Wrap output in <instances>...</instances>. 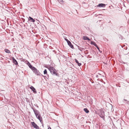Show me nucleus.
<instances>
[{
  "label": "nucleus",
  "mask_w": 129,
  "mask_h": 129,
  "mask_svg": "<svg viewBox=\"0 0 129 129\" xmlns=\"http://www.w3.org/2000/svg\"><path fill=\"white\" fill-rule=\"evenodd\" d=\"M28 20L29 21H30L31 22H34L35 21L34 19L32 18L30 16L29 17Z\"/></svg>",
  "instance_id": "12"
},
{
  "label": "nucleus",
  "mask_w": 129,
  "mask_h": 129,
  "mask_svg": "<svg viewBox=\"0 0 129 129\" xmlns=\"http://www.w3.org/2000/svg\"><path fill=\"white\" fill-rule=\"evenodd\" d=\"M98 74L99 75H97L95 77L96 78H99L100 77H101V74L99 73Z\"/></svg>",
  "instance_id": "20"
},
{
  "label": "nucleus",
  "mask_w": 129,
  "mask_h": 129,
  "mask_svg": "<svg viewBox=\"0 0 129 129\" xmlns=\"http://www.w3.org/2000/svg\"><path fill=\"white\" fill-rule=\"evenodd\" d=\"M105 6L106 5L105 4L101 3L99 4L97 6H95V7H105Z\"/></svg>",
  "instance_id": "7"
},
{
  "label": "nucleus",
  "mask_w": 129,
  "mask_h": 129,
  "mask_svg": "<svg viewBox=\"0 0 129 129\" xmlns=\"http://www.w3.org/2000/svg\"><path fill=\"white\" fill-rule=\"evenodd\" d=\"M13 63L16 65L18 64V63L17 60L14 58L13 57L12 58Z\"/></svg>",
  "instance_id": "9"
},
{
  "label": "nucleus",
  "mask_w": 129,
  "mask_h": 129,
  "mask_svg": "<svg viewBox=\"0 0 129 129\" xmlns=\"http://www.w3.org/2000/svg\"><path fill=\"white\" fill-rule=\"evenodd\" d=\"M77 46L78 48V49L81 51H82L84 49V48L80 47L78 45H77Z\"/></svg>",
  "instance_id": "14"
},
{
  "label": "nucleus",
  "mask_w": 129,
  "mask_h": 129,
  "mask_svg": "<svg viewBox=\"0 0 129 129\" xmlns=\"http://www.w3.org/2000/svg\"><path fill=\"white\" fill-rule=\"evenodd\" d=\"M48 129H51L50 127H48Z\"/></svg>",
  "instance_id": "27"
},
{
  "label": "nucleus",
  "mask_w": 129,
  "mask_h": 129,
  "mask_svg": "<svg viewBox=\"0 0 129 129\" xmlns=\"http://www.w3.org/2000/svg\"><path fill=\"white\" fill-rule=\"evenodd\" d=\"M30 88L32 90L34 93H37L35 89L33 86H31L30 87Z\"/></svg>",
  "instance_id": "10"
},
{
  "label": "nucleus",
  "mask_w": 129,
  "mask_h": 129,
  "mask_svg": "<svg viewBox=\"0 0 129 129\" xmlns=\"http://www.w3.org/2000/svg\"><path fill=\"white\" fill-rule=\"evenodd\" d=\"M68 45L72 49H74V47L73 45L72 44L71 42L70 41L68 43Z\"/></svg>",
  "instance_id": "8"
},
{
  "label": "nucleus",
  "mask_w": 129,
  "mask_h": 129,
  "mask_svg": "<svg viewBox=\"0 0 129 129\" xmlns=\"http://www.w3.org/2000/svg\"><path fill=\"white\" fill-rule=\"evenodd\" d=\"M5 51L7 53H11L10 51L8 49H5Z\"/></svg>",
  "instance_id": "17"
},
{
  "label": "nucleus",
  "mask_w": 129,
  "mask_h": 129,
  "mask_svg": "<svg viewBox=\"0 0 129 129\" xmlns=\"http://www.w3.org/2000/svg\"><path fill=\"white\" fill-rule=\"evenodd\" d=\"M44 74H47V71L46 69H45L44 71Z\"/></svg>",
  "instance_id": "21"
},
{
  "label": "nucleus",
  "mask_w": 129,
  "mask_h": 129,
  "mask_svg": "<svg viewBox=\"0 0 129 129\" xmlns=\"http://www.w3.org/2000/svg\"><path fill=\"white\" fill-rule=\"evenodd\" d=\"M101 21V20H99V21H97V22H98L99 21V22H100Z\"/></svg>",
  "instance_id": "29"
},
{
  "label": "nucleus",
  "mask_w": 129,
  "mask_h": 129,
  "mask_svg": "<svg viewBox=\"0 0 129 129\" xmlns=\"http://www.w3.org/2000/svg\"><path fill=\"white\" fill-rule=\"evenodd\" d=\"M31 124L36 129H39V126L34 122H31Z\"/></svg>",
  "instance_id": "5"
},
{
  "label": "nucleus",
  "mask_w": 129,
  "mask_h": 129,
  "mask_svg": "<svg viewBox=\"0 0 129 129\" xmlns=\"http://www.w3.org/2000/svg\"><path fill=\"white\" fill-rule=\"evenodd\" d=\"M83 39L85 40H88L89 41L90 40V39L88 38L86 36H84L83 37Z\"/></svg>",
  "instance_id": "16"
},
{
  "label": "nucleus",
  "mask_w": 129,
  "mask_h": 129,
  "mask_svg": "<svg viewBox=\"0 0 129 129\" xmlns=\"http://www.w3.org/2000/svg\"><path fill=\"white\" fill-rule=\"evenodd\" d=\"M91 43L92 45H94L95 47L97 46L96 44L94 41H91Z\"/></svg>",
  "instance_id": "18"
},
{
  "label": "nucleus",
  "mask_w": 129,
  "mask_h": 129,
  "mask_svg": "<svg viewBox=\"0 0 129 129\" xmlns=\"http://www.w3.org/2000/svg\"><path fill=\"white\" fill-rule=\"evenodd\" d=\"M84 110L86 113H88L89 112L88 110L86 108H84Z\"/></svg>",
  "instance_id": "19"
},
{
  "label": "nucleus",
  "mask_w": 129,
  "mask_h": 129,
  "mask_svg": "<svg viewBox=\"0 0 129 129\" xmlns=\"http://www.w3.org/2000/svg\"><path fill=\"white\" fill-rule=\"evenodd\" d=\"M75 60L76 63H77L78 66H80L81 65V63H79L78 61L76 59H75Z\"/></svg>",
  "instance_id": "13"
},
{
  "label": "nucleus",
  "mask_w": 129,
  "mask_h": 129,
  "mask_svg": "<svg viewBox=\"0 0 129 129\" xmlns=\"http://www.w3.org/2000/svg\"><path fill=\"white\" fill-rule=\"evenodd\" d=\"M36 116L37 118L40 121V122L41 123H42V118L40 114L37 115Z\"/></svg>",
  "instance_id": "6"
},
{
  "label": "nucleus",
  "mask_w": 129,
  "mask_h": 129,
  "mask_svg": "<svg viewBox=\"0 0 129 129\" xmlns=\"http://www.w3.org/2000/svg\"><path fill=\"white\" fill-rule=\"evenodd\" d=\"M31 109L33 110L36 116V115L37 116V115L40 114V112L36 109H34L33 107H31Z\"/></svg>",
  "instance_id": "3"
},
{
  "label": "nucleus",
  "mask_w": 129,
  "mask_h": 129,
  "mask_svg": "<svg viewBox=\"0 0 129 129\" xmlns=\"http://www.w3.org/2000/svg\"><path fill=\"white\" fill-rule=\"evenodd\" d=\"M123 102H124V103L127 104L128 105L129 104V101H128L126 99H124L123 100Z\"/></svg>",
  "instance_id": "15"
},
{
  "label": "nucleus",
  "mask_w": 129,
  "mask_h": 129,
  "mask_svg": "<svg viewBox=\"0 0 129 129\" xmlns=\"http://www.w3.org/2000/svg\"><path fill=\"white\" fill-rule=\"evenodd\" d=\"M96 48H97V49L98 50H99V51L100 52H101V51H100V50L99 48V47H98V46H96Z\"/></svg>",
  "instance_id": "23"
},
{
  "label": "nucleus",
  "mask_w": 129,
  "mask_h": 129,
  "mask_svg": "<svg viewBox=\"0 0 129 129\" xmlns=\"http://www.w3.org/2000/svg\"><path fill=\"white\" fill-rule=\"evenodd\" d=\"M32 71L34 73L37 75L39 76L41 74L35 68Z\"/></svg>",
  "instance_id": "2"
},
{
  "label": "nucleus",
  "mask_w": 129,
  "mask_h": 129,
  "mask_svg": "<svg viewBox=\"0 0 129 129\" xmlns=\"http://www.w3.org/2000/svg\"><path fill=\"white\" fill-rule=\"evenodd\" d=\"M99 115L101 117L103 118V119H104V116L105 115L104 114V112L103 111L101 110L100 111V112L99 113Z\"/></svg>",
  "instance_id": "4"
},
{
  "label": "nucleus",
  "mask_w": 129,
  "mask_h": 129,
  "mask_svg": "<svg viewBox=\"0 0 129 129\" xmlns=\"http://www.w3.org/2000/svg\"><path fill=\"white\" fill-rule=\"evenodd\" d=\"M21 19H22V20L23 22H25V19L24 18H21Z\"/></svg>",
  "instance_id": "25"
},
{
  "label": "nucleus",
  "mask_w": 129,
  "mask_h": 129,
  "mask_svg": "<svg viewBox=\"0 0 129 129\" xmlns=\"http://www.w3.org/2000/svg\"><path fill=\"white\" fill-rule=\"evenodd\" d=\"M102 82H103L104 83V84H105V82L104 81H103L102 80Z\"/></svg>",
  "instance_id": "28"
},
{
  "label": "nucleus",
  "mask_w": 129,
  "mask_h": 129,
  "mask_svg": "<svg viewBox=\"0 0 129 129\" xmlns=\"http://www.w3.org/2000/svg\"><path fill=\"white\" fill-rule=\"evenodd\" d=\"M46 76H47V78H48V77H49V75L47 74H46Z\"/></svg>",
  "instance_id": "26"
},
{
  "label": "nucleus",
  "mask_w": 129,
  "mask_h": 129,
  "mask_svg": "<svg viewBox=\"0 0 129 129\" xmlns=\"http://www.w3.org/2000/svg\"><path fill=\"white\" fill-rule=\"evenodd\" d=\"M96 15V14H95V16H97V15Z\"/></svg>",
  "instance_id": "30"
},
{
  "label": "nucleus",
  "mask_w": 129,
  "mask_h": 129,
  "mask_svg": "<svg viewBox=\"0 0 129 129\" xmlns=\"http://www.w3.org/2000/svg\"><path fill=\"white\" fill-rule=\"evenodd\" d=\"M65 40L67 42V43L69 42L70 41L68 39H67L66 38H65Z\"/></svg>",
  "instance_id": "24"
},
{
  "label": "nucleus",
  "mask_w": 129,
  "mask_h": 129,
  "mask_svg": "<svg viewBox=\"0 0 129 129\" xmlns=\"http://www.w3.org/2000/svg\"><path fill=\"white\" fill-rule=\"evenodd\" d=\"M99 78L98 79V80H99Z\"/></svg>",
  "instance_id": "31"
},
{
  "label": "nucleus",
  "mask_w": 129,
  "mask_h": 129,
  "mask_svg": "<svg viewBox=\"0 0 129 129\" xmlns=\"http://www.w3.org/2000/svg\"><path fill=\"white\" fill-rule=\"evenodd\" d=\"M28 66L29 68L33 70L35 68L29 62V63L28 64Z\"/></svg>",
  "instance_id": "11"
},
{
  "label": "nucleus",
  "mask_w": 129,
  "mask_h": 129,
  "mask_svg": "<svg viewBox=\"0 0 129 129\" xmlns=\"http://www.w3.org/2000/svg\"><path fill=\"white\" fill-rule=\"evenodd\" d=\"M46 68H47L50 71L51 73L53 75H54L56 76H58V73H56V70L53 67H48Z\"/></svg>",
  "instance_id": "1"
},
{
  "label": "nucleus",
  "mask_w": 129,
  "mask_h": 129,
  "mask_svg": "<svg viewBox=\"0 0 129 129\" xmlns=\"http://www.w3.org/2000/svg\"><path fill=\"white\" fill-rule=\"evenodd\" d=\"M58 2L59 3H62L63 2V0H57Z\"/></svg>",
  "instance_id": "22"
}]
</instances>
